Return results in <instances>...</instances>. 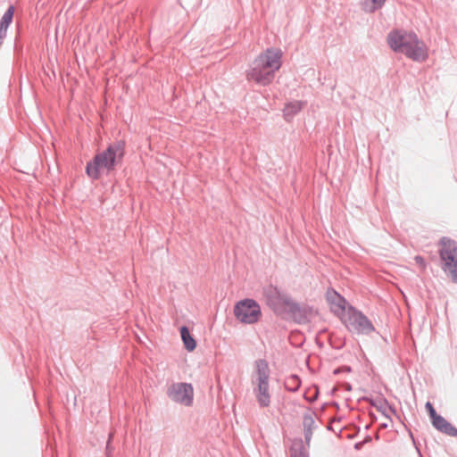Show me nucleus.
<instances>
[{
	"label": "nucleus",
	"instance_id": "obj_5",
	"mask_svg": "<svg viewBox=\"0 0 457 457\" xmlns=\"http://www.w3.org/2000/svg\"><path fill=\"white\" fill-rule=\"evenodd\" d=\"M439 245L442 270L450 274L453 282L457 283V243L450 237H443Z\"/></svg>",
	"mask_w": 457,
	"mask_h": 457
},
{
	"label": "nucleus",
	"instance_id": "obj_6",
	"mask_svg": "<svg viewBox=\"0 0 457 457\" xmlns=\"http://www.w3.org/2000/svg\"><path fill=\"white\" fill-rule=\"evenodd\" d=\"M344 324L350 332L359 335H370L375 331V327L370 320L352 305L347 307Z\"/></svg>",
	"mask_w": 457,
	"mask_h": 457
},
{
	"label": "nucleus",
	"instance_id": "obj_32",
	"mask_svg": "<svg viewBox=\"0 0 457 457\" xmlns=\"http://www.w3.org/2000/svg\"><path fill=\"white\" fill-rule=\"evenodd\" d=\"M382 428H386V424H382Z\"/></svg>",
	"mask_w": 457,
	"mask_h": 457
},
{
	"label": "nucleus",
	"instance_id": "obj_22",
	"mask_svg": "<svg viewBox=\"0 0 457 457\" xmlns=\"http://www.w3.org/2000/svg\"><path fill=\"white\" fill-rule=\"evenodd\" d=\"M112 438V434H110L109 438L106 443L105 457H112V453L113 451V447L111 445Z\"/></svg>",
	"mask_w": 457,
	"mask_h": 457
},
{
	"label": "nucleus",
	"instance_id": "obj_11",
	"mask_svg": "<svg viewBox=\"0 0 457 457\" xmlns=\"http://www.w3.org/2000/svg\"><path fill=\"white\" fill-rule=\"evenodd\" d=\"M327 300L330 303L331 311L335 314L339 315L340 313H346L347 309L345 308V305L347 302L345 297L339 295L337 291L334 289L328 291Z\"/></svg>",
	"mask_w": 457,
	"mask_h": 457
},
{
	"label": "nucleus",
	"instance_id": "obj_25",
	"mask_svg": "<svg viewBox=\"0 0 457 457\" xmlns=\"http://www.w3.org/2000/svg\"><path fill=\"white\" fill-rule=\"evenodd\" d=\"M414 260L420 265L425 266V261H424V258L422 256L417 255V256H415Z\"/></svg>",
	"mask_w": 457,
	"mask_h": 457
},
{
	"label": "nucleus",
	"instance_id": "obj_15",
	"mask_svg": "<svg viewBox=\"0 0 457 457\" xmlns=\"http://www.w3.org/2000/svg\"><path fill=\"white\" fill-rule=\"evenodd\" d=\"M303 102L301 101H292L285 104L283 109V115L287 120H291L295 115H296L303 108Z\"/></svg>",
	"mask_w": 457,
	"mask_h": 457
},
{
	"label": "nucleus",
	"instance_id": "obj_8",
	"mask_svg": "<svg viewBox=\"0 0 457 457\" xmlns=\"http://www.w3.org/2000/svg\"><path fill=\"white\" fill-rule=\"evenodd\" d=\"M234 315L241 323L254 324L262 316L261 306L254 299L245 298L236 303Z\"/></svg>",
	"mask_w": 457,
	"mask_h": 457
},
{
	"label": "nucleus",
	"instance_id": "obj_26",
	"mask_svg": "<svg viewBox=\"0 0 457 457\" xmlns=\"http://www.w3.org/2000/svg\"><path fill=\"white\" fill-rule=\"evenodd\" d=\"M7 29L0 27V38L4 39L6 37Z\"/></svg>",
	"mask_w": 457,
	"mask_h": 457
},
{
	"label": "nucleus",
	"instance_id": "obj_4",
	"mask_svg": "<svg viewBox=\"0 0 457 457\" xmlns=\"http://www.w3.org/2000/svg\"><path fill=\"white\" fill-rule=\"evenodd\" d=\"M269 363L265 359H258L254 361V370L252 376L253 391L261 408H266L270 404Z\"/></svg>",
	"mask_w": 457,
	"mask_h": 457
},
{
	"label": "nucleus",
	"instance_id": "obj_27",
	"mask_svg": "<svg viewBox=\"0 0 457 457\" xmlns=\"http://www.w3.org/2000/svg\"><path fill=\"white\" fill-rule=\"evenodd\" d=\"M363 445H364V444H363V442H362V441H361V442H357V443H355V445H354V448H355L356 450H360Z\"/></svg>",
	"mask_w": 457,
	"mask_h": 457
},
{
	"label": "nucleus",
	"instance_id": "obj_2",
	"mask_svg": "<svg viewBox=\"0 0 457 457\" xmlns=\"http://www.w3.org/2000/svg\"><path fill=\"white\" fill-rule=\"evenodd\" d=\"M387 43L394 52L403 54L414 62H423L428 58L427 45L413 31L392 30L388 33Z\"/></svg>",
	"mask_w": 457,
	"mask_h": 457
},
{
	"label": "nucleus",
	"instance_id": "obj_18",
	"mask_svg": "<svg viewBox=\"0 0 457 457\" xmlns=\"http://www.w3.org/2000/svg\"><path fill=\"white\" fill-rule=\"evenodd\" d=\"M15 8L12 4L9 5L5 12L1 18L0 27L8 29L12 21Z\"/></svg>",
	"mask_w": 457,
	"mask_h": 457
},
{
	"label": "nucleus",
	"instance_id": "obj_14",
	"mask_svg": "<svg viewBox=\"0 0 457 457\" xmlns=\"http://www.w3.org/2000/svg\"><path fill=\"white\" fill-rule=\"evenodd\" d=\"M179 331L185 348L188 352L194 351L196 348V341L190 334L189 328L187 326H182Z\"/></svg>",
	"mask_w": 457,
	"mask_h": 457
},
{
	"label": "nucleus",
	"instance_id": "obj_3",
	"mask_svg": "<svg viewBox=\"0 0 457 457\" xmlns=\"http://www.w3.org/2000/svg\"><path fill=\"white\" fill-rule=\"evenodd\" d=\"M125 154V142L118 140L110 144L106 149L96 154L86 165V174L93 180L99 179L101 170H106V174L114 170L121 162Z\"/></svg>",
	"mask_w": 457,
	"mask_h": 457
},
{
	"label": "nucleus",
	"instance_id": "obj_13",
	"mask_svg": "<svg viewBox=\"0 0 457 457\" xmlns=\"http://www.w3.org/2000/svg\"><path fill=\"white\" fill-rule=\"evenodd\" d=\"M290 457H309L308 447L304 445L303 439L296 438L290 446Z\"/></svg>",
	"mask_w": 457,
	"mask_h": 457
},
{
	"label": "nucleus",
	"instance_id": "obj_21",
	"mask_svg": "<svg viewBox=\"0 0 457 457\" xmlns=\"http://www.w3.org/2000/svg\"><path fill=\"white\" fill-rule=\"evenodd\" d=\"M425 408L429 415L431 420L435 419L438 414L436 413L433 404L430 402H427L425 404Z\"/></svg>",
	"mask_w": 457,
	"mask_h": 457
},
{
	"label": "nucleus",
	"instance_id": "obj_9",
	"mask_svg": "<svg viewBox=\"0 0 457 457\" xmlns=\"http://www.w3.org/2000/svg\"><path fill=\"white\" fill-rule=\"evenodd\" d=\"M168 397L174 403L189 407L194 402V388L190 383L171 384L167 389Z\"/></svg>",
	"mask_w": 457,
	"mask_h": 457
},
{
	"label": "nucleus",
	"instance_id": "obj_24",
	"mask_svg": "<svg viewBox=\"0 0 457 457\" xmlns=\"http://www.w3.org/2000/svg\"><path fill=\"white\" fill-rule=\"evenodd\" d=\"M312 433H313V431L303 430L304 441H305V443L307 445V447H309V445H310V442H311L312 437Z\"/></svg>",
	"mask_w": 457,
	"mask_h": 457
},
{
	"label": "nucleus",
	"instance_id": "obj_10",
	"mask_svg": "<svg viewBox=\"0 0 457 457\" xmlns=\"http://www.w3.org/2000/svg\"><path fill=\"white\" fill-rule=\"evenodd\" d=\"M285 314L289 315L295 323L305 325L311 322L312 319L315 316V312L313 307L309 304H300L293 300L287 308Z\"/></svg>",
	"mask_w": 457,
	"mask_h": 457
},
{
	"label": "nucleus",
	"instance_id": "obj_20",
	"mask_svg": "<svg viewBox=\"0 0 457 457\" xmlns=\"http://www.w3.org/2000/svg\"><path fill=\"white\" fill-rule=\"evenodd\" d=\"M370 403L372 406H375L378 411H380L386 418H389L387 414H386V405H388V402L386 398L382 399L380 405H378L372 399L370 400Z\"/></svg>",
	"mask_w": 457,
	"mask_h": 457
},
{
	"label": "nucleus",
	"instance_id": "obj_28",
	"mask_svg": "<svg viewBox=\"0 0 457 457\" xmlns=\"http://www.w3.org/2000/svg\"><path fill=\"white\" fill-rule=\"evenodd\" d=\"M371 440H372L371 436H367L362 440V442H363V444L365 445V444H367V443L371 442Z\"/></svg>",
	"mask_w": 457,
	"mask_h": 457
},
{
	"label": "nucleus",
	"instance_id": "obj_17",
	"mask_svg": "<svg viewBox=\"0 0 457 457\" xmlns=\"http://www.w3.org/2000/svg\"><path fill=\"white\" fill-rule=\"evenodd\" d=\"M301 379L295 374L290 375L285 383L286 389L289 392H296L301 386Z\"/></svg>",
	"mask_w": 457,
	"mask_h": 457
},
{
	"label": "nucleus",
	"instance_id": "obj_23",
	"mask_svg": "<svg viewBox=\"0 0 457 457\" xmlns=\"http://www.w3.org/2000/svg\"><path fill=\"white\" fill-rule=\"evenodd\" d=\"M352 371V368L350 366H347V365H345V366H341V367H338L337 369L334 370L333 371V374L334 375H339L343 372H351Z\"/></svg>",
	"mask_w": 457,
	"mask_h": 457
},
{
	"label": "nucleus",
	"instance_id": "obj_12",
	"mask_svg": "<svg viewBox=\"0 0 457 457\" xmlns=\"http://www.w3.org/2000/svg\"><path fill=\"white\" fill-rule=\"evenodd\" d=\"M436 429L450 436H457V428L448 422L443 416L437 415L432 420Z\"/></svg>",
	"mask_w": 457,
	"mask_h": 457
},
{
	"label": "nucleus",
	"instance_id": "obj_29",
	"mask_svg": "<svg viewBox=\"0 0 457 457\" xmlns=\"http://www.w3.org/2000/svg\"><path fill=\"white\" fill-rule=\"evenodd\" d=\"M19 51H20V49L18 48V46H17V44L15 43V44H14V52H15V53H18Z\"/></svg>",
	"mask_w": 457,
	"mask_h": 457
},
{
	"label": "nucleus",
	"instance_id": "obj_7",
	"mask_svg": "<svg viewBox=\"0 0 457 457\" xmlns=\"http://www.w3.org/2000/svg\"><path fill=\"white\" fill-rule=\"evenodd\" d=\"M263 295L267 305L276 315L285 314L293 301L288 293L272 284L263 287Z\"/></svg>",
	"mask_w": 457,
	"mask_h": 457
},
{
	"label": "nucleus",
	"instance_id": "obj_19",
	"mask_svg": "<svg viewBox=\"0 0 457 457\" xmlns=\"http://www.w3.org/2000/svg\"><path fill=\"white\" fill-rule=\"evenodd\" d=\"M314 412H305L303 417V430L313 431L317 426L314 420Z\"/></svg>",
	"mask_w": 457,
	"mask_h": 457
},
{
	"label": "nucleus",
	"instance_id": "obj_31",
	"mask_svg": "<svg viewBox=\"0 0 457 457\" xmlns=\"http://www.w3.org/2000/svg\"><path fill=\"white\" fill-rule=\"evenodd\" d=\"M316 398H317V396L313 397L312 399H310L309 401L313 402Z\"/></svg>",
	"mask_w": 457,
	"mask_h": 457
},
{
	"label": "nucleus",
	"instance_id": "obj_30",
	"mask_svg": "<svg viewBox=\"0 0 457 457\" xmlns=\"http://www.w3.org/2000/svg\"><path fill=\"white\" fill-rule=\"evenodd\" d=\"M389 409H390V411H391L392 412H394V413H395V412H396V411H395V409L394 407L389 406Z\"/></svg>",
	"mask_w": 457,
	"mask_h": 457
},
{
	"label": "nucleus",
	"instance_id": "obj_1",
	"mask_svg": "<svg viewBox=\"0 0 457 457\" xmlns=\"http://www.w3.org/2000/svg\"><path fill=\"white\" fill-rule=\"evenodd\" d=\"M281 51L273 47L261 53L249 65L245 78L249 82L266 87L271 84L275 73L281 67Z\"/></svg>",
	"mask_w": 457,
	"mask_h": 457
},
{
	"label": "nucleus",
	"instance_id": "obj_16",
	"mask_svg": "<svg viewBox=\"0 0 457 457\" xmlns=\"http://www.w3.org/2000/svg\"><path fill=\"white\" fill-rule=\"evenodd\" d=\"M386 0H361V6L364 12L373 13L381 9Z\"/></svg>",
	"mask_w": 457,
	"mask_h": 457
}]
</instances>
